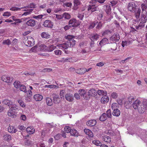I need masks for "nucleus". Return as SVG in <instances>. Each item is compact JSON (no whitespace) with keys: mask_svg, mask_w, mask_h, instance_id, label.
I'll use <instances>...</instances> for the list:
<instances>
[{"mask_svg":"<svg viewBox=\"0 0 147 147\" xmlns=\"http://www.w3.org/2000/svg\"><path fill=\"white\" fill-rule=\"evenodd\" d=\"M137 5L134 2L129 3L127 5L128 10L132 12H135V15L137 19H138L141 13V9L139 7L136 9Z\"/></svg>","mask_w":147,"mask_h":147,"instance_id":"1","label":"nucleus"},{"mask_svg":"<svg viewBox=\"0 0 147 147\" xmlns=\"http://www.w3.org/2000/svg\"><path fill=\"white\" fill-rule=\"evenodd\" d=\"M40 47H41L40 50L43 49H45L49 52H51L55 48V47L54 46L52 45H49V47H47V46L44 45L42 44Z\"/></svg>","mask_w":147,"mask_h":147,"instance_id":"2","label":"nucleus"},{"mask_svg":"<svg viewBox=\"0 0 147 147\" xmlns=\"http://www.w3.org/2000/svg\"><path fill=\"white\" fill-rule=\"evenodd\" d=\"M147 107V102H145L141 104L138 107L137 110L139 113H142L145 111V109Z\"/></svg>","mask_w":147,"mask_h":147,"instance_id":"3","label":"nucleus"},{"mask_svg":"<svg viewBox=\"0 0 147 147\" xmlns=\"http://www.w3.org/2000/svg\"><path fill=\"white\" fill-rule=\"evenodd\" d=\"M99 35L97 34H91L89 36V38L91 41L93 42L90 44V45L92 47V45L94 44V41L98 40L99 38Z\"/></svg>","mask_w":147,"mask_h":147,"instance_id":"4","label":"nucleus"},{"mask_svg":"<svg viewBox=\"0 0 147 147\" xmlns=\"http://www.w3.org/2000/svg\"><path fill=\"white\" fill-rule=\"evenodd\" d=\"M69 25H70L72 27L78 26L79 25V24L75 18L70 20L69 22Z\"/></svg>","mask_w":147,"mask_h":147,"instance_id":"5","label":"nucleus"},{"mask_svg":"<svg viewBox=\"0 0 147 147\" xmlns=\"http://www.w3.org/2000/svg\"><path fill=\"white\" fill-rule=\"evenodd\" d=\"M140 20L144 23H146L147 21V12H141L140 16Z\"/></svg>","mask_w":147,"mask_h":147,"instance_id":"6","label":"nucleus"},{"mask_svg":"<svg viewBox=\"0 0 147 147\" xmlns=\"http://www.w3.org/2000/svg\"><path fill=\"white\" fill-rule=\"evenodd\" d=\"M43 25L45 27L51 28H53V24L51 21L47 20L44 22Z\"/></svg>","mask_w":147,"mask_h":147,"instance_id":"7","label":"nucleus"},{"mask_svg":"<svg viewBox=\"0 0 147 147\" xmlns=\"http://www.w3.org/2000/svg\"><path fill=\"white\" fill-rule=\"evenodd\" d=\"M142 104L139 100H136L133 103V106L134 109L137 110Z\"/></svg>","mask_w":147,"mask_h":147,"instance_id":"8","label":"nucleus"},{"mask_svg":"<svg viewBox=\"0 0 147 147\" xmlns=\"http://www.w3.org/2000/svg\"><path fill=\"white\" fill-rule=\"evenodd\" d=\"M52 96L53 102L55 103H58L60 102V99L58 95L55 93H53L52 94Z\"/></svg>","mask_w":147,"mask_h":147,"instance_id":"9","label":"nucleus"},{"mask_svg":"<svg viewBox=\"0 0 147 147\" xmlns=\"http://www.w3.org/2000/svg\"><path fill=\"white\" fill-rule=\"evenodd\" d=\"M65 97L66 100L69 102H72L74 99L72 94L70 93L66 94L65 95Z\"/></svg>","mask_w":147,"mask_h":147,"instance_id":"10","label":"nucleus"},{"mask_svg":"<svg viewBox=\"0 0 147 147\" xmlns=\"http://www.w3.org/2000/svg\"><path fill=\"white\" fill-rule=\"evenodd\" d=\"M97 95V91L94 88L91 89L88 92V95L89 96L94 97Z\"/></svg>","mask_w":147,"mask_h":147,"instance_id":"11","label":"nucleus"},{"mask_svg":"<svg viewBox=\"0 0 147 147\" xmlns=\"http://www.w3.org/2000/svg\"><path fill=\"white\" fill-rule=\"evenodd\" d=\"M119 39L120 36L118 34H113L110 38L111 40L115 42L118 41Z\"/></svg>","mask_w":147,"mask_h":147,"instance_id":"12","label":"nucleus"},{"mask_svg":"<svg viewBox=\"0 0 147 147\" xmlns=\"http://www.w3.org/2000/svg\"><path fill=\"white\" fill-rule=\"evenodd\" d=\"M104 10L107 15L111 13V8L110 6L107 5H105L103 6Z\"/></svg>","mask_w":147,"mask_h":147,"instance_id":"13","label":"nucleus"},{"mask_svg":"<svg viewBox=\"0 0 147 147\" xmlns=\"http://www.w3.org/2000/svg\"><path fill=\"white\" fill-rule=\"evenodd\" d=\"M96 123V121L95 120L92 119L88 121L87 122V125L88 126L92 127L94 126Z\"/></svg>","mask_w":147,"mask_h":147,"instance_id":"14","label":"nucleus"},{"mask_svg":"<svg viewBox=\"0 0 147 147\" xmlns=\"http://www.w3.org/2000/svg\"><path fill=\"white\" fill-rule=\"evenodd\" d=\"M2 103L3 105H7L10 107V106L12 105L13 102L11 100H9L8 99H5L2 101Z\"/></svg>","mask_w":147,"mask_h":147,"instance_id":"15","label":"nucleus"},{"mask_svg":"<svg viewBox=\"0 0 147 147\" xmlns=\"http://www.w3.org/2000/svg\"><path fill=\"white\" fill-rule=\"evenodd\" d=\"M16 112H15L12 109H9L8 112V115L11 117L14 118L16 116Z\"/></svg>","mask_w":147,"mask_h":147,"instance_id":"16","label":"nucleus"},{"mask_svg":"<svg viewBox=\"0 0 147 147\" xmlns=\"http://www.w3.org/2000/svg\"><path fill=\"white\" fill-rule=\"evenodd\" d=\"M7 129L8 132L12 134L16 133L17 131V129L13 126H9Z\"/></svg>","mask_w":147,"mask_h":147,"instance_id":"17","label":"nucleus"},{"mask_svg":"<svg viewBox=\"0 0 147 147\" xmlns=\"http://www.w3.org/2000/svg\"><path fill=\"white\" fill-rule=\"evenodd\" d=\"M85 133L88 135L90 138H91L93 137L94 135L92 131L88 129H85L84 130Z\"/></svg>","mask_w":147,"mask_h":147,"instance_id":"18","label":"nucleus"},{"mask_svg":"<svg viewBox=\"0 0 147 147\" xmlns=\"http://www.w3.org/2000/svg\"><path fill=\"white\" fill-rule=\"evenodd\" d=\"M35 22L33 19H30L27 21L26 22V25L29 26L33 27L35 25Z\"/></svg>","mask_w":147,"mask_h":147,"instance_id":"19","label":"nucleus"},{"mask_svg":"<svg viewBox=\"0 0 147 147\" xmlns=\"http://www.w3.org/2000/svg\"><path fill=\"white\" fill-rule=\"evenodd\" d=\"M43 98L42 96L39 94H36L34 96V98L36 101H40Z\"/></svg>","mask_w":147,"mask_h":147,"instance_id":"20","label":"nucleus"},{"mask_svg":"<svg viewBox=\"0 0 147 147\" xmlns=\"http://www.w3.org/2000/svg\"><path fill=\"white\" fill-rule=\"evenodd\" d=\"M97 7V6L95 5H90L88 7V11L90 10L91 12H94L96 11Z\"/></svg>","mask_w":147,"mask_h":147,"instance_id":"21","label":"nucleus"},{"mask_svg":"<svg viewBox=\"0 0 147 147\" xmlns=\"http://www.w3.org/2000/svg\"><path fill=\"white\" fill-rule=\"evenodd\" d=\"M67 42L69 47H73L76 44V41L74 39L68 40Z\"/></svg>","mask_w":147,"mask_h":147,"instance_id":"22","label":"nucleus"},{"mask_svg":"<svg viewBox=\"0 0 147 147\" xmlns=\"http://www.w3.org/2000/svg\"><path fill=\"white\" fill-rule=\"evenodd\" d=\"M109 98L106 95H104L101 99V102L104 104L107 103L109 101Z\"/></svg>","mask_w":147,"mask_h":147,"instance_id":"23","label":"nucleus"},{"mask_svg":"<svg viewBox=\"0 0 147 147\" xmlns=\"http://www.w3.org/2000/svg\"><path fill=\"white\" fill-rule=\"evenodd\" d=\"M9 109H12V110L16 112L17 111H18L19 109V107L18 105L16 104H13L10 106Z\"/></svg>","mask_w":147,"mask_h":147,"instance_id":"24","label":"nucleus"},{"mask_svg":"<svg viewBox=\"0 0 147 147\" xmlns=\"http://www.w3.org/2000/svg\"><path fill=\"white\" fill-rule=\"evenodd\" d=\"M26 131L30 134H32L35 131V129L32 126L28 127L26 129Z\"/></svg>","mask_w":147,"mask_h":147,"instance_id":"25","label":"nucleus"},{"mask_svg":"<svg viewBox=\"0 0 147 147\" xmlns=\"http://www.w3.org/2000/svg\"><path fill=\"white\" fill-rule=\"evenodd\" d=\"M109 40L106 38L102 39L99 42V44L100 46H102L108 43Z\"/></svg>","mask_w":147,"mask_h":147,"instance_id":"26","label":"nucleus"},{"mask_svg":"<svg viewBox=\"0 0 147 147\" xmlns=\"http://www.w3.org/2000/svg\"><path fill=\"white\" fill-rule=\"evenodd\" d=\"M59 47L60 49H66L68 47H69L67 42L62 44L59 45Z\"/></svg>","mask_w":147,"mask_h":147,"instance_id":"27","label":"nucleus"},{"mask_svg":"<svg viewBox=\"0 0 147 147\" xmlns=\"http://www.w3.org/2000/svg\"><path fill=\"white\" fill-rule=\"evenodd\" d=\"M85 68H82L77 69L76 72L78 74H83L85 72Z\"/></svg>","mask_w":147,"mask_h":147,"instance_id":"28","label":"nucleus"},{"mask_svg":"<svg viewBox=\"0 0 147 147\" xmlns=\"http://www.w3.org/2000/svg\"><path fill=\"white\" fill-rule=\"evenodd\" d=\"M70 132L72 136L75 137H78V132L75 129H71Z\"/></svg>","mask_w":147,"mask_h":147,"instance_id":"29","label":"nucleus"},{"mask_svg":"<svg viewBox=\"0 0 147 147\" xmlns=\"http://www.w3.org/2000/svg\"><path fill=\"white\" fill-rule=\"evenodd\" d=\"M2 80L5 82H9L10 80V78L7 76H3L1 77Z\"/></svg>","mask_w":147,"mask_h":147,"instance_id":"30","label":"nucleus"},{"mask_svg":"<svg viewBox=\"0 0 147 147\" xmlns=\"http://www.w3.org/2000/svg\"><path fill=\"white\" fill-rule=\"evenodd\" d=\"M46 102L47 105L49 106H51L52 105L53 103L52 99L49 97H47L46 98Z\"/></svg>","mask_w":147,"mask_h":147,"instance_id":"31","label":"nucleus"},{"mask_svg":"<svg viewBox=\"0 0 147 147\" xmlns=\"http://www.w3.org/2000/svg\"><path fill=\"white\" fill-rule=\"evenodd\" d=\"M145 23L141 21V22L139 23L138 26H136V29L137 30L142 29L144 26L145 25Z\"/></svg>","mask_w":147,"mask_h":147,"instance_id":"32","label":"nucleus"},{"mask_svg":"<svg viewBox=\"0 0 147 147\" xmlns=\"http://www.w3.org/2000/svg\"><path fill=\"white\" fill-rule=\"evenodd\" d=\"M141 7L142 9V12H147L146 10L147 8L146 4L144 3H142L141 5Z\"/></svg>","mask_w":147,"mask_h":147,"instance_id":"33","label":"nucleus"},{"mask_svg":"<svg viewBox=\"0 0 147 147\" xmlns=\"http://www.w3.org/2000/svg\"><path fill=\"white\" fill-rule=\"evenodd\" d=\"M4 140L5 141L9 142L11 140V137L10 135L6 134L3 136Z\"/></svg>","mask_w":147,"mask_h":147,"instance_id":"34","label":"nucleus"},{"mask_svg":"<svg viewBox=\"0 0 147 147\" xmlns=\"http://www.w3.org/2000/svg\"><path fill=\"white\" fill-rule=\"evenodd\" d=\"M33 10V9H28L27 10L24 9V11H26V12H24L22 14V16H26L30 14Z\"/></svg>","mask_w":147,"mask_h":147,"instance_id":"35","label":"nucleus"},{"mask_svg":"<svg viewBox=\"0 0 147 147\" xmlns=\"http://www.w3.org/2000/svg\"><path fill=\"white\" fill-rule=\"evenodd\" d=\"M107 118V117L106 116V113H104L100 116L99 118V119L101 121H105Z\"/></svg>","mask_w":147,"mask_h":147,"instance_id":"36","label":"nucleus"},{"mask_svg":"<svg viewBox=\"0 0 147 147\" xmlns=\"http://www.w3.org/2000/svg\"><path fill=\"white\" fill-rule=\"evenodd\" d=\"M102 140L105 142L107 143L110 142L111 141L110 137L107 136L103 137Z\"/></svg>","mask_w":147,"mask_h":147,"instance_id":"37","label":"nucleus"},{"mask_svg":"<svg viewBox=\"0 0 147 147\" xmlns=\"http://www.w3.org/2000/svg\"><path fill=\"white\" fill-rule=\"evenodd\" d=\"M97 92V93L100 96L106 95L107 94V92L106 91H104L103 90H98Z\"/></svg>","mask_w":147,"mask_h":147,"instance_id":"38","label":"nucleus"},{"mask_svg":"<svg viewBox=\"0 0 147 147\" xmlns=\"http://www.w3.org/2000/svg\"><path fill=\"white\" fill-rule=\"evenodd\" d=\"M112 114L114 116L118 117L120 115V111L118 109H116V110L113 111Z\"/></svg>","mask_w":147,"mask_h":147,"instance_id":"39","label":"nucleus"},{"mask_svg":"<svg viewBox=\"0 0 147 147\" xmlns=\"http://www.w3.org/2000/svg\"><path fill=\"white\" fill-rule=\"evenodd\" d=\"M41 36L42 38H49L50 36V35L48 33L45 32H42Z\"/></svg>","mask_w":147,"mask_h":147,"instance_id":"40","label":"nucleus"},{"mask_svg":"<svg viewBox=\"0 0 147 147\" xmlns=\"http://www.w3.org/2000/svg\"><path fill=\"white\" fill-rule=\"evenodd\" d=\"M78 93L81 96L84 97V95L86 94V91L82 89H80L78 91Z\"/></svg>","mask_w":147,"mask_h":147,"instance_id":"41","label":"nucleus"},{"mask_svg":"<svg viewBox=\"0 0 147 147\" xmlns=\"http://www.w3.org/2000/svg\"><path fill=\"white\" fill-rule=\"evenodd\" d=\"M119 108L118 105L116 103H113L111 105V108L113 111Z\"/></svg>","mask_w":147,"mask_h":147,"instance_id":"42","label":"nucleus"},{"mask_svg":"<svg viewBox=\"0 0 147 147\" xmlns=\"http://www.w3.org/2000/svg\"><path fill=\"white\" fill-rule=\"evenodd\" d=\"M19 88L20 90L22 91H23L24 92H26V87L24 85H21Z\"/></svg>","mask_w":147,"mask_h":147,"instance_id":"43","label":"nucleus"},{"mask_svg":"<svg viewBox=\"0 0 147 147\" xmlns=\"http://www.w3.org/2000/svg\"><path fill=\"white\" fill-rule=\"evenodd\" d=\"M111 49L113 51H115L117 50V45L115 43H114L111 45Z\"/></svg>","mask_w":147,"mask_h":147,"instance_id":"44","label":"nucleus"},{"mask_svg":"<svg viewBox=\"0 0 147 147\" xmlns=\"http://www.w3.org/2000/svg\"><path fill=\"white\" fill-rule=\"evenodd\" d=\"M26 7L24 6L21 8H19L17 7H13L11 8L10 10L11 11H19L21 9L26 8Z\"/></svg>","mask_w":147,"mask_h":147,"instance_id":"45","label":"nucleus"},{"mask_svg":"<svg viewBox=\"0 0 147 147\" xmlns=\"http://www.w3.org/2000/svg\"><path fill=\"white\" fill-rule=\"evenodd\" d=\"M13 85L15 88H18L21 84H20V82H19L16 81L14 83Z\"/></svg>","mask_w":147,"mask_h":147,"instance_id":"46","label":"nucleus"},{"mask_svg":"<svg viewBox=\"0 0 147 147\" xmlns=\"http://www.w3.org/2000/svg\"><path fill=\"white\" fill-rule=\"evenodd\" d=\"M17 101L21 106L23 107H24L26 106V105L25 103L22 100H18Z\"/></svg>","mask_w":147,"mask_h":147,"instance_id":"47","label":"nucleus"},{"mask_svg":"<svg viewBox=\"0 0 147 147\" xmlns=\"http://www.w3.org/2000/svg\"><path fill=\"white\" fill-rule=\"evenodd\" d=\"M45 87L50 88H59V86H56L55 85H46L45 86Z\"/></svg>","mask_w":147,"mask_h":147,"instance_id":"48","label":"nucleus"},{"mask_svg":"<svg viewBox=\"0 0 147 147\" xmlns=\"http://www.w3.org/2000/svg\"><path fill=\"white\" fill-rule=\"evenodd\" d=\"M63 16L64 18L67 19H69L71 18L70 15L67 13H64L63 14Z\"/></svg>","mask_w":147,"mask_h":147,"instance_id":"49","label":"nucleus"},{"mask_svg":"<svg viewBox=\"0 0 147 147\" xmlns=\"http://www.w3.org/2000/svg\"><path fill=\"white\" fill-rule=\"evenodd\" d=\"M111 33V31L109 30H107L105 31L102 33V35L105 36L108 35Z\"/></svg>","mask_w":147,"mask_h":147,"instance_id":"50","label":"nucleus"},{"mask_svg":"<svg viewBox=\"0 0 147 147\" xmlns=\"http://www.w3.org/2000/svg\"><path fill=\"white\" fill-rule=\"evenodd\" d=\"M129 44V42L127 41H123L121 45L122 47H124L125 46H127Z\"/></svg>","mask_w":147,"mask_h":147,"instance_id":"51","label":"nucleus"},{"mask_svg":"<svg viewBox=\"0 0 147 147\" xmlns=\"http://www.w3.org/2000/svg\"><path fill=\"white\" fill-rule=\"evenodd\" d=\"M53 123H46L45 124L46 127L48 128H53L54 127Z\"/></svg>","mask_w":147,"mask_h":147,"instance_id":"52","label":"nucleus"},{"mask_svg":"<svg viewBox=\"0 0 147 147\" xmlns=\"http://www.w3.org/2000/svg\"><path fill=\"white\" fill-rule=\"evenodd\" d=\"M92 142L93 144L97 146H100L101 145V143L98 140H93L92 141Z\"/></svg>","mask_w":147,"mask_h":147,"instance_id":"53","label":"nucleus"},{"mask_svg":"<svg viewBox=\"0 0 147 147\" xmlns=\"http://www.w3.org/2000/svg\"><path fill=\"white\" fill-rule=\"evenodd\" d=\"M3 44L9 45L11 44V42L9 39H7L3 40Z\"/></svg>","mask_w":147,"mask_h":147,"instance_id":"54","label":"nucleus"},{"mask_svg":"<svg viewBox=\"0 0 147 147\" xmlns=\"http://www.w3.org/2000/svg\"><path fill=\"white\" fill-rule=\"evenodd\" d=\"M104 13L102 11L98 15L97 19L99 20H100L102 19V18L103 16Z\"/></svg>","mask_w":147,"mask_h":147,"instance_id":"55","label":"nucleus"},{"mask_svg":"<svg viewBox=\"0 0 147 147\" xmlns=\"http://www.w3.org/2000/svg\"><path fill=\"white\" fill-rule=\"evenodd\" d=\"M71 129V127L69 126H66L64 128V130L67 133H69L70 132Z\"/></svg>","mask_w":147,"mask_h":147,"instance_id":"56","label":"nucleus"},{"mask_svg":"<svg viewBox=\"0 0 147 147\" xmlns=\"http://www.w3.org/2000/svg\"><path fill=\"white\" fill-rule=\"evenodd\" d=\"M118 95L115 92H113L111 94V96L113 98H117Z\"/></svg>","mask_w":147,"mask_h":147,"instance_id":"57","label":"nucleus"},{"mask_svg":"<svg viewBox=\"0 0 147 147\" xmlns=\"http://www.w3.org/2000/svg\"><path fill=\"white\" fill-rule=\"evenodd\" d=\"M96 24L94 22H92L88 26V28L89 29L93 28L95 26Z\"/></svg>","mask_w":147,"mask_h":147,"instance_id":"58","label":"nucleus"},{"mask_svg":"<svg viewBox=\"0 0 147 147\" xmlns=\"http://www.w3.org/2000/svg\"><path fill=\"white\" fill-rule=\"evenodd\" d=\"M102 26V22H99L97 24L96 27V28L97 29H100L101 28Z\"/></svg>","mask_w":147,"mask_h":147,"instance_id":"59","label":"nucleus"},{"mask_svg":"<svg viewBox=\"0 0 147 147\" xmlns=\"http://www.w3.org/2000/svg\"><path fill=\"white\" fill-rule=\"evenodd\" d=\"M106 115H107V117L110 118L111 116V110L110 109H109L107 111Z\"/></svg>","mask_w":147,"mask_h":147,"instance_id":"60","label":"nucleus"},{"mask_svg":"<svg viewBox=\"0 0 147 147\" xmlns=\"http://www.w3.org/2000/svg\"><path fill=\"white\" fill-rule=\"evenodd\" d=\"M35 74L34 72H25L24 73V74L27 76H29V75L30 76H33Z\"/></svg>","mask_w":147,"mask_h":147,"instance_id":"61","label":"nucleus"},{"mask_svg":"<svg viewBox=\"0 0 147 147\" xmlns=\"http://www.w3.org/2000/svg\"><path fill=\"white\" fill-rule=\"evenodd\" d=\"M55 54L56 55H59L61 54L62 51L59 50H57L54 51Z\"/></svg>","mask_w":147,"mask_h":147,"instance_id":"62","label":"nucleus"},{"mask_svg":"<svg viewBox=\"0 0 147 147\" xmlns=\"http://www.w3.org/2000/svg\"><path fill=\"white\" fill-rule=\"evenodd\" d=\"M65 93V91L63 90H61L60 92V96L61 98H64V94Z\"/></svg>","mask_w":147,"mask_h":147,"instance_id":"63","label":"nucleus"},{"mask_svg":"<svg viewBox=\"0 0 147 147\" xmlns=\"http://www.w3.org/2000/svg\"><path fill=\"white\" fill-rule=\"evenodd\" d=\"M66 62H74L73 60L72 59V58L71 57H69L66 58L65 60Z\"/></svg>","mask_w":147,"mask_h":147,"instance_id":"64","label":"nucleus"}]
</instances>
